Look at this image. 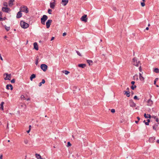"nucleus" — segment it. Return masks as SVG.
<instances>
[{
  "instance_id": "nucleus-1",
  "label": "nucleus",
  "mask_w": 159,
  "mask_h": 159,
  "mask_svg": "<svg viewBox=\"0 0 159 159\" xmlns=\"http://www.w3.org/2000/svg\"><path fill=\"white\" fill-rule=\"evenodd\" d=\"M20 10L21 12H25L26 13H28L29 12V10L27 6H22L20 8Z\"/></svg>"
},
{
  "instance_id": "nucleus-2",
  "label": "nucleus",
  "mask_w": 159,
  "mask_h": 159,
  "mask_svg": "<svg viewBox=\"0 0 159 159\" xmlns=\"http://www.w3.org/2000/svg\"><path fill=\"white\" fill-rule=\"evenodd\" d=\"M20 25L22 28L24 29L27 28L29 26V24L23 21H21Z\"/></svg>"
},
{
  "instance_id": "nucleus-3",
  "label": "nucleus",
  "mask_w": 159,
  "mask_h": 159,
  "mask_svg": "<svg viewBox=\"0 0 159 159\" xmlns=\"http://www.w3.org/2000/svg\"><path fill=\"white\" fill-rule=\"evenodd\" d=\"M48 17L46 15H43L41 18V23L43 25H45V21L47 20Z\"/></svg>"
},
{
  "instance_id": "nucleus-4",
  "label": "nucleus",
  "mask_w": 159,
  "mask_h": 159,
  "mask_svg": "<svg viewBox=\"0 0 159 159\" xmlns=\"http://www.w3.org/2000/svg\"><path fill=\"white\" fill-rule=\"evenodd\" d=\"M133 64L134 65L138 66L139 64V61L138 62L137 58L136 57H134L133 59Z\"/></svg>"
},
{
  "instance_id": "nucleus-5",
  "label": "nucleus",
  "mask_w": 159,
  "mask_h": 159,
  "mask_svg": "<svg viewBox=\"0 0 159 159\" xmlns=\"http://www.w3.org/2000/svg\"><path fill=\"white\" fill-rule=\"evenodd\" d=\"M4 76L6 75V77L4 78V80H10L11 78V74H8L7 73H5L4 74Z\"/></svg>"
},
{
  "instance_id": "nucleus-6",
  "label": "nucleus",
  "mask_w": 159,
  "mask_h": 159,
  "mask_svg": "<svg viewBox=\"0 0 159 159\" xmlns=\"http://www.w3.org/2000/svg\"><path fill=\"white\" fill-rule=\"evenodd\" d=\"M41 68L44 71H45L47 69L48 66L45 64H42L40 66Z\"/></svg>"
},
{
  "instance_id": "nucleus-7",
  "label": "nucleus",
  "mask_w": 159,
  "mask_h": 159,
  "mask_svg": "<svg viewBox=\"0 0 159 159\" xmlns=\"http://www.w3.org/2000/svg\"><path fill=\"white\" fill-rule=\"evenodd\" d=\"M52 22V20H48L46 23V27L48 29L49 28L50 25Z\"/></svg>"
},
{
  "instance_id": "nucleus-8",
  "label": "nucleus",
  "mask_w": 159,
  "mask_h": 159,
  "mask_svg": "<svg viewBox=\"0 0 159 159\" xmlns=\"http://www.w3.org/2000/svg\"><path fill=\"white\" fill-rule=\"evenodd\" d=\"M87 15H84L80 18L81 20L85 22H87Z\"/></svg>"
},
{
  "instance_id": "nucleus-9",
  "label": "nucleus",
  "mask_w": 159,
  "mask_h": 159,
  "mask_svg": "<svg viewBox=\"0 0 159 159\" xmlns=\"http://www.w3.org/2000/svg\"><path fill=\"white\" fill-rule=\"evenodd\" d=\"M2 10L3 11L5 12H8V11H11L10 9L7 7H3L2 8Z\"/></svg>"
},
{
  "instance_id": "nucleus-10",
  "label": "nucleus",
  "mask_w": 159,
  "mask_h": 159,
  "mask_svg": "<svg viewBox=\"0 0 159 159\" xmlns=\"http://www.w3.org/2000/svg\"><path fill=\"white\" fill-rule=\"evenodd\" d=\"M129 105L130 107H136V105L132 100L130 101L129 102Z\"/></svg>"
},
{
  "instance_id": "nucleus-11",
  "label": "nucleus",
  "mask_w": 159,
  "mask_h": 159,
  "mask_svg": "<svg viewBox=\"0 0 159 159\" xmlns=\"http://www.w3.org/2000/svg\"><path fill=\"white\" fill-rule=\"evenodd\" d=\"M155 137H152L149 138V141L150 142L154 143L155 142Z\"/></svg>"
},
{
  "instance_id": "nucleus-12",
  "label": "nucleus",
  "mask_w": 159,
  "mask_h": 159,
  "mask_svg": "<svg viewBox=\"0 0 159 159\" xmlns=\"http://www.w3.org/2000/svg\"><path fill=\"white\" fill-rule=\"evenodd\" d=\"M124 95H126L127 97H129L130 96V92L129 91H124L123 92Z\"/></svg>"
},
{
  "instance_id": "nucleus-13",
  "label": "nucleus",
  "mask_w": 159,
  "mask_h": 159,
  "mask_svg": "<svg viewBox=\"0 0 159 159\" xmlns=\"http://www.w3.org/2000/svg\"><path fill=\"white\" fill-rule=\"evenodd\" d=\"M22 16V13H21V11L20 10L17 14L16 18H20Z\"/></svg>"
},
{
  "instance_id": "nucleus-14",
  "label": "nucleus",
  "mask_w": 159,
  "mask_h": 159,
  "mask_svg": "<svg viewBox=\"0 0 159 159\" xmlns=\"http://www.w3.org/2000/svg\"><path fill=\"white\" fill-rule=\"evenodd\" d=\"M54 2H50V7L52 9H54L55 7V0H54Z\"/></svg>"
},
{
  "instance_id": "nucleus-15",
  "label": "nucleus",
  "mask_w": 159,
  "mask_h": 159,
  "mask_svg": "<svg viewBox=\"0 0 159 159\" xmlns=\"http://www.w3.org/2000/svg\"><path fill=\"white\" fill-rule=\"evenodd\" d=\"M68 2V0H62L61 3L64 6H66Z\"/></svg>"
},
{
  "instance_id": "nucleus-16",
  "label": "nucleus",
  "mask_w": 159,
  "mask_h": 159,
  "mask_svg": "<svg viewBox=\"0 0 159 159\" xmlns=\"http://www.w3.org/2000/svg\"><path fill=\"white\" fill-rule=\"evenodd\" d=\"M34 48L36 50H38L39 49L38 46L36 42L34 43Z\"/></svg>"
},
{
  "instance_id": "nucleus-17",
  "label": "nucleus",
  "mask_w": 159,
  "mask_h": 159,
  "mask_svg": "<svg viewBox=\"0 0 159 159\" xmlns=\"http://www.w3.org/2000/svg\"><path fill=\"white\" fill-rule=\"evenodd\" d=\"M153 104V101L151 99H149L147 102V105L151 106Z\"/></svg>"
},
{
  "instance_id": "nucleus-18",
  "label": "nucleus",
  "mask_w": 159,
  "mask_h": 159,
  "mask_svg": "<svg viewBox=\"0 0 159 159\" xmlns=\"http://www.w3.org/2000/svg\"><path fill=\"white\" fill-rule=\"evenodd\" d=\"M35 156L38 159H45V158H42L40 155L37 153L35 154Z\"/></svg>"
},
{
  "instance_id": "nucleus-19",
  "label": "nucleus",
  "mask_w": 159,
  "mask_h": 159,
  "mask_svg": "<svg viewBox=\"0 0 159 159\" xmlns=\"http://www.w3.org/2000/svg\"><path fill=\"white\" fill-rule=\"evenodd\" d=\"M14 0H10L9 2V6L11 7L13 5V2Z\"/></svg>"
},
{
  "instance_id": "nucleus-20",
  "label": "nucleus",
  "mask_w": 159,
  "mask_h": 159,
  "mask_svg": "<svg viewBox=\"0 0 159 159\" xmlns=\"http://www.w3.org/2000/svg\"><path fill=\"white\" fill-rule=\"evenodd\" d=\"M139 78L141 81H143L144 79V78L142 76V74L140 73H139Z\"/></svg>"
},
{
  "instance_id": "nucleus-21",
  "label": "nucleus",
  "mask_w": 159,
  "mask_h": 159,
  "mask_svg": "<svg viewBox=\"0 0 159 159\" xmlns=\"http://www.w3.org/2000/svg\"><path fill=\"white\" fill-rule=\"evenodd\" d=\"M78 66L82 68H84L86 66V65L85 64H79L78 65Z\"/></svg>"
},
{
  "instance_id": "nucleus-22",
  "label": "nucleus",
  "mask_w": 159,
  "mask_h": 159,
  "mask_svg": "<svg viewBox=\"0 0 159 159\" xmlns=\"http://www.w3.org/2000/svg\"><path fill=\"white\" fill-rule=\"evenodd\" d=\"M36 77V75L35 74H32L30 77V80L32 81L33 79Z\"/></svg>"
},
{
  "instance_id": "nucleus-23",
  "label": "nucleus",
  "mask_w": 159,
  "mask_h": 159,
  "mask_svg": "<svg viewBox=\"0 0 159 159\" xmlns=\"http://www.w3.org/2000/svg\"><path fill=\"white\" fill-rule=\"evenodd\" d=\"M87 62L88 64H89V66L92 65L93 63L92 61L90 60H87Z\"/></svg>"
},
{
  "instance_id": "nucleus-24",
  "label": "nucleus",
  "mask_w": 159,
  "mask_h": 159,
  "mask_svg": "<svg viewBox=\"0 0 159 159\" xmlns=\"http://www.w3.org/2000/svg\"><path fill=\"white\" fill-rule=\"evenodd\" d=\"M158 125L157 124H155L153 126V129L155 130H157V129Z\"/></svg>"
},
{
  "instance_id": "nucleus-25",
  "label": "nucleus",
  "mask_w": 159,
  "mask_h": 159,
  "mask_svg": "<svg viewBox=\"0 0 159 159\" xmlns=\"http://www.w3.org/2000/svg\"><path fill=\"white\" fill-rule=\"evenodd\" d=\"M45 83V80L44 79H43L42 80V82H40L39 84V86L40 87L42 85V84H43Z\"/></svg>"
},
{
  "instance_id": "nucleus-26",
  "label": "nucleus",
  "mask_w": 159,
  "mask_h": 159,
  "mask_svg": "<svg viewBox=\"0 0 159 159\" xmlns=\"http://www.w3.org/2000/svg\"><path fill=\"white\" fill-rule=\"evenodd\" d=\"M4 104V102H1V107H0V108L2 110H3V104Z\"/></svg>"
},
{
  "instance_id": "nucleus-27",
  "label": "nucleus",
  "mask_w": 159,
  "mask_h": 159,
  "mask_svg": "<svg viewBox=\"0 0 159 159\" xmlns=\"http://www.w3.org/2000/svg\"><path fill=\"white\" fill-rule=\"evenodd\" d=\"M154 71L156 73H159V69L158 68H155L154 70Z\"/></svg>"
},
{
  "instance_id": "nucleus-28",
  "label": "nucleus",
  "mask_w": 159,
  "mask_h": 159,
  "mask_svg": "<svg viewBox=\"0 0 159 159\" xmlns=\"http://www.w3.org/2000/svg\"><path fill=\"white\" fill-rule=\"evenodd\" d=\"M4 27L7 31H9L10 29V27H7L6 25H4Z\"/></svg>"
},
{
  "instance_id": "nucleus-29",
  "label": "nucleus",
  "mask_w": 159,
  "mask_h": 159,
  "mask_svg": "<svg viewBox=\"0 0 159 159\" xmlns=\"http://www.w3.org/2000/svg\"><path fill=\"white\" fill-rule=\"evenodd\" d=\"M62 72L64 73H65L66 75H68L69 73H70V72L69 71L66 70H63Z\"/></svg>"
},
{
  "instance_id": "nucleus-30",
  "label": "nucleus",
  "mask_w": 159,
  "mask_h": 159,
  "mask_svg": "<svg viewBox=\"0 0 159 159\" xmlns=\"http://www.w3.org/2000/svg\"><path fill=\"white\" fill-rule=\"evenodd\" d=\"M136 87H137V86L136 85H135L134 86L132 85L131 86V88L132 90H134V89H135L136 88Z\"/></svg>"
},
{
  "instance_id": "nucleus-31",
  "label": "nucleus",
  "mask_w": 159,
  "mask_h": 159,
  "mask_svg": "<svg viewBox=\"0 0 159 159\" xmlns=\"http://www.w3.org/2000/svg\"><path fill=\"white\" fill-rule=\"evenodd\" d=\"M52 10L51 9H48V12L49 14H52Z\"/></svg>"
},
{
  "instance_id": "nucleus-32",
  "label": "nucleus",
  "mask_w": 159,
  "mask_h": 159,
  "mask_svg": "<svg viewBox=\"0 0 159 159\" xmlns=\"http://www.w3.org/2000/svg\"><path fill=\"white\" fill-rule=\"evenodd\" d=\"M6 17L2 18L1 17H0V20L2 21L5 20L6 19Z\"/></svg>"
},
{
  "instance_id": "nucleus-33",
  "label": "nucleus",
  "mask_w": 159,
  "mask_h": 159,
  "mask_svg": "<svg viewBox=\"0 0 159 159\" xmlns=\"http://www.w3.org/2000/svg\"><path fill=\"white\" fill-rule=\"evenodd\" d=\"M28 140L27 139H25L24 140V142L26 144L28 143Z\"/></svg>"
},
{
  "instance_id": "nucleus-34",
  "label": "nucleus",
  "mask_w": 159,
  "mask_h": 159,
  "mask_svg": "<svg viewBox=\"0 0 159 159\" xmlns=\"http://www.w3.org/2000/svg\"><path fill=\"white\" fill-rule=\"evenodd\" d=\"M76 52L77 53V54L80 56H82V55H81V54L80 53V52L78 51H76Z\"/></svg>"
},
{
  "instance_id": "nucleus-35",
  "label": "nucleus",
  "mask_w": 159,
  "mask_h": 159,
  "mask_svg": "<svg viewBox=\"0 0 159 159\" xmlns=\"http://www.w3.org/2000/svg\"><path fill=\"white\" fill-rule=\"evenodd\" d=\"M141 5L142 7H144L145 5V4L144 2H141Z\"/></svg>"
},
{
  "instance_id": "nucleus-36",
  "label": "nucleus",
  "mask_w": 159,
  "mask_h": 159,
  "mask_svg": "<svg viewBox=\"0 0 159 159\" xmlns=\"http://www.w3.org/2000/svg\"><path fill=\"white\" fill-rule=\"evenodd\" d=\"M71 144L70 143V142H68L67 143V147H69V146H71Z\"/></svg>"
},
{
  "instance_id": "nucleus-37",
  "label": "nucleus",
  "mask_w": 159,
  "mask_h": 159,
  "mask_svg": "<svg viewBox=\"0 0 159 159\" xmlns=\"http://www.w3.org/2000/svg\"><path fill=\"white\" fill-rule=\"evenodd\" d=\"M15 79H13L11 80V83H14L15 82Z\"/></svg>"
},
{
  "instance_id": "nucleus-38",
  "label": "nucleus",
  "mask_w": 159,
  "mask_h": 159,
  "mask_svg": "<svg viewBox=\"0 0 159 159\" xmlns=\"http://www.w3.org/2000/svg\"><path fill=\"white\" fill-rule=\"evenodd\" d=\"M9 87L10 88V89L12 90L13 89V86L11 84H9Z\"/></svg>"
},
{
  "instance_id": "nucleus-39",
  "label": "nucleus",
  "mask_w": 159,
  "mask_h": 159,
  "mask_svg": "<svg viewBox=\"0 0 159 159\" xmlns=\"http://www.w3.org/2000/svg\"><path fill=\"white\" fill-rule=\"evenodd\" d=\"M134 78H136V80H138V76L137 75H135L134 76Z\"/></svg>"
},
{
  "instance_id": "nucleus-40",
  "label": "nucleus",
  "mask_w": 159,
  "mask_h": 159,
  "mask_svg": "<svg viewBox=\"0 0 159 159\" xmlns=\"http://www.w3.org/2000/svg\"><path fill=\"white\" fill-rule=\"evenodd\" d=\"M134 98V99L139 100V99L138 98V97L137 96H135Z\"/></svg>"
},
{
  "instance_id": "nucleus-41",
  "label": "nucleus",
  "mask_w": 159,
  "mask_h": 159,
  "mask_svg": "<svg viewBox=\"0 0 159 159\" xmlns=\"http://www.w3.org/2000/svg\"><path fill=\"white\" fill-rule=\"evenodd\" d=\"M3 5L5 6H6V7H7V2H4V3H3Z\"/></svg>"
},
{
  "instance_id": "nucleus-42",
  "label": "nucleus",
  "mask_w": 159,
  "mask_h": 159,
  "mask_svg": "<svg viewBox=\"0 0 159 159\" xmlns=\"http://www.w3.org/2000/svg\"><path fill=\"white\" fill-rule=\"evenodd\" d=\"M115 110L114 109H111V112H112V113H114L115 112Z\"/></svg>"
},
{
  "instance_id": "nucleus-43",
  "label": "nucleus",
  "mask_w": 159,
  "mask_h": 159,
  "mask_svg": "<svg viewBox=\"0 0 159 159\" xmlns=\"http://www.w3.org/2000/svg\"><path fill=\"white\" fill-rule=\"evenodd\" d=\"M38 59L39 58H37V59L36 61H35V64L36 65H37L38 64Z\"/></svg>"
},
{
  "instance_id": "nucleus-44",
  "label": "nucleus",
  "mask_w": 159,
  "mask_h": 159,
  "mask_svg": "<svg viewBox=\"0 0 159 159\" xmlns=\"http://www.w3.org/2000/svg\"><path fill=\"white\" fill-rule=\"evenodd\" d=\"M9 84H7V85H6V89H10L9 88Z\"/></svg>"
},
{
  "instance_id": "nucleus-45",
  "label": "nucleus",
  "mask_w": 159,
  "mask_h": 159,
  "mask_svg": "<svg viewBox=\"0 0 159 159\" xmlns=\"http://www.w3.org/2000/svg\"><path fill=\"white\" fill-rule=\"evenodd\" d=\"M144 116L146 118H148V116H147V115L146 113H145L144 115Z\"/></svg>"
},
{
  "instance_id": "nucleus-46",
  "label": "nucleus",
  "mask_w": 159,
  "mask_h": 159,
  "mask_svg": "<svg viewBox=\"0 0 159 159\" xmlns=\"http://www.w3.org/2000/svg\"><path fill=\"white\" fill-rule=\"evenodd\" d=\"M112 9L114 10V11H116L117 10V9L115 7H113V8H112Z\"/></svg>"
},
{
  "instance_id": "nucleus-47",
  "label": "nucleus",
  "mask_w": 159,
  "mask_h": 159,
  "mask_svg": "<svg viewBox=\"0 0 159 159\" xmlns=\"http://www.w3.org/2000/svg\"><path fill=\"white\" fill-rule=\"evenodd\" d=\"M155 120H156V121L157 122H158H158H159V119H158V118H157H157H156V119H155Z\"/></svg>"
},
{
  "instance_id": "nucleus-48",
  "label": "nucleus",
  "mask_w": 159,
  "mask_h": 159,
  "mask_svg": "<svg viewBox=\"0 0 159 159\" xmlns=\"http://www.w3.org/2000/svg\"><path fill=\"white\" fill-rule=\"evenodd\" d=\"M139 70L140 72H141L142 71V68L141 67V66H140L139 68Z\"/></svg>"
},
{
  "instance_id": "nucleus-49",
  "label": "nucleus",
  "mask_w": 159,
  "mask_h": 159,
  "mask_svg": "<svg viewBox=\"0 0 159 159\" xmlns=\"http://www.w3.org/2000/svg\"><path fill=\"white\" fill-rule=\"evenodd\" d=\"M147 115L148 116V118H151V116L150 114H148Z\"/></svg>"
},
{
  "instance_id": "nucleus-50",
  "label": "nucleus",
  "mask_w": 159,
  "mask_h": 159,
  "mask_svg": "<svg viewBox=\"0 0 159 159\" xmlns=\"http://www.w3.org/2000/svg\"><path fill=\"white\" fill-rule=\"evenodd\" d=\"M66 34V32H64L63 34V36H65Z\"/></svg>"
},
{
  "instance_id": "nucleus-51",
  "label": "nucleus",
  "mask_w": 159,
  "mask_h": 159,
  "mask_svg": "<svg viewBox=\"0 0 159 159\" xmlns=\"http://www.w3.org/2000/svg\"><path fill=\"white\" fill-rule=\"evenodd\" d=\"M135 83V82L134 81H132L131 82V84H132V85H134V83Z\"/></svg>"
},
{
  "instance_id": "nucleus-52",
  "label": "nucleus",
  "mask_w": 159,
  "mask_h": 159,
  "mask_svg": "<svg viewBox=\"0 0 159 159\" xmlns=\"http://www.w3.org/2000/svg\"><path fill=\"white\" fill-rule=\"evenodd\" d=\"M145 124L146 125H149V123H148V122H145Z\"/></svg>"
},
{
  "instance_id": "nucleus-53",
  "label": "nucleus",
  "mask_w": 159,
  "mask_h": 159,
  "mask_svg": "<svg viewBox=\"0 0 159 159\" xmlns=\"http://www.w3.org/2000/svg\"><path fill=\"white\" fill-rule=\"evenodd\" d=\"M3 157V155L2 154H1L0 155V159H2V158Z\"/></svg>"
},
{
  "instance_id": "nucleus-54",
  "label": "nucleus",
  "mask_w": 159,
  "mask_h": 159,
  "mask_svg": "<svg viewBox=\"0 0 159 159\" xmlns=\"http://www.w3.org/2000/svg\"><path fill=\"white\" fill-rule=\"evenodd\" d=\"M25 98V97H24V95H21V99H23V98Z\"/></svg>"
},
{
  "instance_id": "nucleus-55",
  "label": "nucleus",
  "mask_w": 159,
  "mask_h": 159,
  "mask_svg": "<svg viewBox=\"0 0 159 159\" xmlns=\"http://www.w3.org/2000/svg\"><path fill=\"white\" fill-rule=\"evenodd\" d=\"M152 118H154V119H156V118H157V116H152Z\"/></svg>"
},
{
  "instance_id": "nucleus-56",
  "label": "nucleus",
  "mask_w": 159,
  "mask_h": 159,
  "mask_svg": "<svg viewBox=\"0 0 159 159\" xmlns=\"http://www.w3.org/2000/svg\"><path fill=\"white\" fill-rule=\"evenodd\" d=\"M8 125H9V123H8V122H7V129H9Z\"/></svg>"
},
{
  "instance_id": "nucleus-57",
  "label": "nucleus",
  "mask_w": 159,
  "mask_h": 159,
  "mask_svg": "<svg viewBox=\"0 0 159 159\" xmlns=\"http://www.w3.org/2000/svg\"><path fill=\"white\" fill-rule=\"evenodd\" d=\"M0 59L2 60H3V59H2V56H1V54H0Z\"/></svg>"
},
{
  "instance_id": "nucleus-58",
  "label": "nucleus",
  "mask_w": 159,
  "mask_h": 159,
  "mask_svg": "<svg viewBox=\"0 0 159 159\" xmlns=\"http://www.w3.org/2000/svg\"><path fill=\"white\" fill-rule=\"evenodd\" d=\"M54 39V37H52L51 39V41H52V40H53Z\"/></svg>"
},
{
  "instance_id": "nucleus-59",
  "label": "nucleus",
  "mask_w": 159,
  "mask_h": 159,
  "mask_svg": "<svg viewBox=\"0 0 159 159\" xmlns=\"http://www.w3.org/2000/svg\"><path fill=\"white\" fill-rule=\"evenodd\" d=\"M147 122H148V123H149V122H150V119H148L147 120Z\"/></svg>"
},
{
  "instance_id": "nucleus-60",
  "label": "nucleus",
  "mask_w": 159,
  "mask_h": 159,
  "mask_svg": "<svg viewBox=\"0 0 159 159\" xmlns=\"http://www.w3.org/2000/svg\"><path fill=\"white\" fill-rule=\"evenodd\" d=\"M30 130V129H29V130H28L27 131V133H29Z\"/></svg>"
},
{
  "instance_id": "nucleus-61",
  "label": "nucleus",
  "mask_w": 159,
  "mask_h": 159,
  "mask_svg": "<svg viewBox=\"0 0 159 159\" xmlns=\"http://www.w3.org/2000/svg\"><path fill=\"white\" fill-rule=\"evenodd\" d=\"M2 16V12H0V17H1Z\"/></svg>"
},
{
  "instance_id": "nucleus-62",
  "label": "nucleus",
  "mask_w": 159,
  "mask_h": 159,
  "mask_svg": "<svg viewBox=\"0 0 159 159\" xmlns=\"http://www.w3.org/2000/svg\"><path fill=\"white\" fill-rule=\"evenodd\" d=\"M137 119H138V120H140V118H139V117H138H138H137Z\"/></svg>"
},
{
  "instance_id": "nucleus-63",
  "label": "nucleus",
  "mask_w": 159,
  "mask_h": 159,
  "mask_svg": "<svg viewBox=\"0 0 159 159\" xmlns=\"http://www.w3.org/2000/svg\"><path fill=\"white\" fill-rule=\"evenodd\" d=\"M157 143H159V139H157Z\"/></svg>"
},
{
  "instance_id": "nucleus-64",
  "label": "nucleus",
  "mask_w": 159,
  "mask_h": 159,
  "mask_svg": "<svg viewBox=\"0 0 159 159\" xmlns=\"http://www.w3.org/2000/svg\"><path fill=\"white\" fill-rule=\"evenodd\" d=\"M146 30H149V28L148 27H147L146 28Z\"/></svg>"
}]
</instances>
